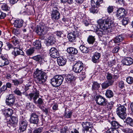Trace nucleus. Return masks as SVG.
Segmentation results:
<instances>
[{"label": "nucleus", "instance_id": "nucleus-1", "mask_svg": "<svg viewBox=\"0 0 133 133\" xmlns=\"http://www.w3.org/2000/svg\"><path fill=\"white\" fill-rule=\"evenodd\" d=\"M97 22L99 25V28H98L97 25L93 24L92 26L94 29L92 31L95 32L99 36H101L103 34V32H109V30L110 29L111 25L114 23V21L111 19L108 18L104 20L99 19Z\"/></svg>", "mask_w": 133, "mask_h": 133}, {"label": "nucleus", "instance_id": "nucleus-2", "mask_svg": "<svg viewBox=\"0 0 133 133\" xmlns=\"http://www.w3.org/2000/svg\"><path fill=\"white\" fill-rule=\"evenodd\" d=\"M27 90L32 89L33 90L32 93L29 94V97H28L30 101H31L32 99L33 102L36 104H37V106L39 108L42 109V105L43 103V100L41 98H39L37 101V100L38 98L39 95V91L37 90L36 89L34 88L33 86L29 85L26 88Z\"/></svg>", "mask_w": 133, "mask_h": 133}, {"label": "nucleus", "instance_id": "nucleus-3", "mask_svg": "<svg viewBox=\"0 0 133 133\" xmlns=\"http://www.w3.org/2000/svg\"><path fill=\"white\" fill-rule=\"evenodd\" d=\"M33 75L36 82L40 84L44 83L47 78L46 73L38 69H36Z\"/></svg>", "mask_w": 133, "mask_h": 133}, {"label": "nucleus", "instance_id": "nucleus-4", "mask_svg": "<svg viewBox=\"0 0 133 133\" xmlns=\"http://www.w3.org/2000/svg\"><path fill=\"white\" fill-rule=\"evenodd\" d=\"M125 105H120L116 109V113L118 116L121 119H125L126 117L127 114L126 113V108Z\"/></svg>", "mask_w": 133, "mask_h": 133}, {"label": "nucleus", "instance_id": "nucleus-5", "mask_svg": "<svg viewBox=\"0 0 133 133\" xmlns=\"http://www.w3.org/2000/svg\"><path fill=\"white\" fill-rule=\"evenodd\" d=\"M63 79L62 75H56L51 80V83L54 87H58L62 84Z\"/></svg>", "mask_w": 133, "mask_h": 133}, {"label": "nucleus", "instance_id": "nucleus-6", "mask_svg": "<svg viewBox=\"0 0 133 133\" xmlns=\"http://www.w3.org/2000/svg\"><path fill=\"white\" fill-rule=\"evenodd\" d=\"M94 100H95L97 104L101 106L106 105L108 104V101L105 98L98 95L94 97Z\"/></svg>", "mask_w": 133, "mask_h": 133}, {"label": "nucleus", "instance_id": "nucleus-7", "mask_svg": "<svg viewBox=\"0 0 133 133\" xmlns=\"http://www.w3.org/2000/svg\"><path fill=\"white\" fill-rule=\"evenodd\" d=\"M48 28L45 25H37L35 31L38 35L41 36L46 34L47 32Z\"/></svg>", "mask_w": 133, "mask_h": 133}, {"label": "nucleus", "instance_id": "nucleus-8", "mask_svg": "<svg viewBox=\"0 0 133 133\" xmlns=\"http://www.w3.org/2000/svg\"><path fill=\"white\" fill-rule=\"evenodd\" d=\"M19 129L18 132L21 133L23 132L26 129L28 125V122L27 120L25 119H21L19 122Z\"/></svg>", "mask_w": 133, "mask_h": 133}, {"label": "nucleus", "instance_id": "nucleus-9", "mask_svg": "<svg viewBox=\"0 0 133 133\" xmlns=\"http://www.w3.org/2000/svg\"><path fill=\"white\" fill-rule=\"evenodd\" d=\"M83 68V64L82 62L79 61L77 62L73 65V70L75 73H79L82 70Z\"/></svg>", "mask_w": 133, "mask_h": 133}, {"label": "nucleus", "instance_id": "nucleus-10", "mask_svg": "<svg viewBox=\"0 0 133 133\" xmlns=\"http://www.w3.org/2000/svg\"><path fill=\"white\" fill-rule=\"evenodd\" d=\"M103 0H92V13H96L98 12L97 6L102 3Z\"/></svg>", "mask_w": 133, "mask_h": 133}, {"label": "nucleus", "instance_id": "nucleus-11", "mask_svg": "<svg viewBox=\"0 0 133 133\" xmlns=\"http://www.w3.org/2000/svg\"><path fill=\"white\" fill-rule=\"evenodd\" d=\"M15 97L13 95L9 94L6 97L5 103L8 105L12 106L15 102Z\"/></svg>", "mask_w": 133, "mask_h": 133}, {"label": "nucleus", "instance_id": "nucleus-12", "mask_svg": "<svg viewBox=\"0 0 133 133\" xmlns=\"http://www.w3.org/2000/svg\"><path fill=\"white\" fill-rule=\"evenodd\" d=\"M39 116L36 113L33 112L31 114L30 119V123L37 124L39 122Z\"/></svg>", "mask_w": 133, "mask_h": 133}, {"label": "nucleus", "instance_id": "nucleus-13", "mask_svg": "<svg viewBox=\"0 0 133 133\" xmlns=\"http://www.w3.org/2000/svg\"><path fill=\"white\" fill-rule=\"evenodd\" d=\"M51 18L54 21H57L60 18V14L56 9H53L51 11Z\"/></svg>", "mask_w": 133, "mask_h": 133}, {"label": "nucleus", "instance_id": "nucleus-14", "mask_svg": "<svg viewBox=\"0 0 133 133\" xmlns=\"http://www.w3.org/2000/svg\"><path fill=\"white\" fill-rule=\"evenodd\" d=\"M18 122V119L15 116H12L11 117V119L9 120L7 122L8 126L10 127V126L14 127L17 124Z\"/></svg>", "mask_w": 133, "mask_h": 133}, {"label": "nucleus", "instance_id": "nucleus-15", "mask_svg": "<svg viewBox=\"0 0 133 133\" xmlns=\"http://www.w3.org/2000/svg\"><path fill=\"white\" fill-rule=\"evenodd\" d=\"M49 54L51 56L54 58H57L59 55L58 51L54 47L51 48L50 49Z\"/></svg>", "mask_w": 133, "mask_h": 133}, {"label": "nucleus", "instance_id": "nucleus-16", "mask_svg": "<svg viewBox=\"0 0 133 133\" xmlns=\"http://www.w3.org/2000/svg\"><path fill=\"white\" fill-rule=\"evenodd\" d=\"M125 10L123 8H120L117 11L116 16L119 19L122 18L125 15Z\"/></svg>", "mask_w": 133, "mask_h": 133}, {"label": "nucleus", "instance_id": "nucleus-17", "mask_svg": "<svg viewBox=\"0 0 133 133\" xmlns=\"http://www.w3.org/2000/svg\"><path fill=\"white\" fill-rule=\"evenodd\" d=\"M122 63L124 65H128L133 63V59L131 57H125L122 61Z\"/></svg>", "mask_w": 133, "mask_h": 133}, {"label": "nucleus", "instance_id": "nucleus-18", "mask_svg": "<svg viewBox=\"0 0 133 133\" xmlns=\"http://www.w3.org/2000/svg\"><path fill=\"white\" fill-rule=\"evenodd\" d=\"M9 64V60L4 56H2L1 57H0V66L7 65Z\"/></svg>", "mask_w": 133, "mask_h": 133}, {"label": "nucleus", "instance_id": "nucleus-19", "mask_svg": "<svg viewBox=\"0 0 133 133\" xmlns=\"http://www.w3.org/2000/svg\"><path fill=\"white\" fill-rule=\"evenodd\" d=\"M114 81L113 80H109L101 84L102 89H105L112 85Z\"/></svg>", "mask_w": 133, "mask_h": 133}, {"label": "nucleus", "instance_id": "nucleus-20", "mask_svg": "<svg viewBox=\"0 0 133 133\" xmlns=\"http://www.w3.org/2000/svg\"><path fill=\"white\" fill-rule=\"evenodd\" d=\"M23 23V21L22 20L17 19L14 21L13 24L15 27L20 28L22 26Z\"/></svg>", "mask_w": 133, "mask_h": 133}, {"label": "nucleus", "instance_id": "nucleus-21", "mask_svg": "<svg viewBox=\"0 0 133 133\" xmlns=\"http://www.w3.org/2000/svg\"><path fill=\"white\" fill-rule=\"evenodd\" d=\"M12 55H14L15 57L18 55H21L24 56V52L20 49L14 48V51L12 52Z\"/></svg>", "mask_w": 133, "mask_h": 133}, {"label": "nucleus", "instance_id": "nucleus-22", "mask_svg": "<svg viewBox=\"0 0 133 133\" xmlns=\"http://www.w3.org/2000/svg\"><path fill=\"white\" fill-rule=\"evenodd\" d=\"M57 61L58 64L59 66H63L66 64V60L65 58L60 57H58Z\"/></svg>", "mask_w": 133, "mask_h": 133}, {"label": "nucleus", "instance_id": "nucleus-23", "mask_svg": "<svg viewBox=\"0 0 133 133\" xmlns=\"http://www.w3.org/2000/svg\"><path fill=\"white\" fill-rule=\"evenodd\" d=\"M13 113V110L12 109L10 108L5 109L3 112V114L5 116L7 117L11 116Z\"/></svg>", "mask_w": 133, "mask_h": 133}, {"label": "nucleus", "instance_id": "nucleus-24", "mask_svg": "<svg viewBox=\"0 0 133 133\" xmlns=\"http://www.w3.org/2000/svg\"><path fill=\"white\" fill-rule=\"evenodd\" d=\"M75 34V32L74 31L68 34L67 37L69 42H72L75 40L76 37Z\"/></svg>", "mask_w": 133, "mask_h": 133}, {"label": "nucleus", "instance_id": "nucleus-25", "mask_svg": "<svg viewBox=\"0 0 133 133\" xmlns=\"http://www.w3.org/2000/svg\"><path fill=\"white\" fill-rule=\"evenodd\" d=\"M76 79V78L72 74L67 75L65 78L66 81L68 83L74 81Z\"/></svg>", "mask_w": 133, "mask_h": 133}, {"label": "nucleus", "instance_id": "nucleus-26", "mask_svg": "<svg viewBox=\"0 0 133 133\" xmlns=\"http://www.w3.org/2000/svg\"><path fill=\"white\" fill-rule=\"evenodd\" d=\"M110 123L112 126L114 127L113 128L116 129H118L120 127H123L120 124L117 122L115 121H112Z\"/></svg>", "mask_w": 133, "mask_h": 133}, {"label": "nucleus", "instance_id": "nucleus-27", "mask_svg": "<svg viewBox=\"0 0 133 133\" xmlns=\"http://www.w3.org/2000/svg\"><path fill=\"white\" fill-rule=\"evenodd\" d=\"M67 50L68 52L70 54H76L78 52L77 50L73 47H70L68 48Z\"/></svg>", "mask_w": 133, "mask_h": 133}, {"label": "nucleus", "instance_id": "nucleus-28", "mask_svg": "<svg viewBox=\"0 0 133 133\" xmlns=\"http://www.w3.org/2000/svg\"><path fill=\"white\" fill-rule=\"evenodd\" d=\"M12 82L15 86H18L19 84H22L23 82V79L22 78L18 79H15L12 80Z\"/></svg>", "mask_w": 133, "mask_h": 133}, {"label": "nucleus", "instance_id": "nucleus-29", "mask_svg": "<svg viewBox=\"0 0 133 133\" xmlns=\"http://www.w3.org/2000/svg\"><path fill=\"white\" fill-rule=\"evenodd\" d=\"M100 54L98 53H95L94 55L92 57V61L94 63L97 62L99 58Z\"/></svg>", "mask_w": 133, "mask_h": 133}, {"label": "nucleus", "instance_id": "nucleus-30", "mask_svg": "<svg viewBox=\"0 0 133 133\" xmlns=\"http://www.w3.org/2000/svg\"><path fill=\"white\" fill-rule=\"evenodd\" d=\"M92 85V90H97L100 87V85L97 82H94Z\"/></svg>", "mask_w": 133, "mask_h": 133}, {"label": "nucleus", "instance_id": "nucleus-31", "mask_svg": "<svg viewBox=\"0 0 133 133\" xmlns=\"http://www.w3.org/2000/svg\"><path fill=\"white\" fill-rule=\"evenodd\" d=\"M31 58L36 61L41 62L43 59L41 55H37L33 56Z\"/></svg>", "mask_w": 133, "mask_h": 133}, {"label": "nucleus", "instance_id": "nucleus-32", "mask_svg": "<svg viewBox=\"0 0 133 133\" xmlns=\"http://www.w3.org/2000/svg\"><path fill=\"white\" fill-rule=\"evenodd\" d=\"M90 123L88 122H82V125L83 128V130H84L86 129H87L89 128L90 126Z\"/></svg>", "mask_w": 133, "mask_h": 133}, {"label": "nucleus", "instance_id": "nucleus-33", "mask_svg": "<svg viewBox=\"0 0 133 133\" xmlns=\"http://www.w3.org/2000/svg\"><path fill=\"white\" fill-rule=\"evenodd\" d=\"M124 38L122 37V35H119L116 36L114 38V42H121L123 41Z\"/></svg>", "mask_w": 133, "mask_h": 133}, {"label": "nucleus", "instance_id": "nucleus-34", "mask_svg": "<svg viewBox=\"0 0 133 133\" xmlns=\"http://www.w3.org/2000/svg\"><path fill=\"white\" fill-rule=\"evenodd\" d=\"M105 95L108 98H110L114 96L113 92L110 90H107L106 91Z\"/></svg>", "mask_w": 133, "mask_h": 133}, {"label": "nucleus", "instance_id": "nucleus-35", "mask_svg": "<svg viewBox=\"0 0 133 133\" xmlns=\"http://www.w3.org/2000/svg\"><path fill=\"white\" fill-rule=\"evenodd\" d=\"M0 7L2 10L5 11H9L10 9V8L6 3L2 4Z\"/></svg>", "mask_w": 133, "mask_h": 133}, {"label": "nucleus", "instance_id": "nucleus-36", "mask_svg": "<svg viewBox=\"0 0 133 133\" xmlns=\"http://www.w3.org/2000/svg\"><path fill=\"white\" fill-rule=\"evenodd\" d=\"M127 124L133 127V119L131 118L128 117L125 120Z\"/></svg>", "mask_w": 133, "mask_h": 133}, {"label": "nucleus", "instance_id": "nucleus-37", "mask_svg": "<svg viewBox=\"0 0 133 133\" xmlns=\"http://www.w3.org/2000/svg\"><path fill=\"white\" fill-rule=\"evenodd\" d=\"M35 51V48H31L27 50L26 51V53L28 56H30L33 54Z\"/></svg>", "mask_w": 133, "mask_h": 133}, {"label": "nucleus", "instance_id": "nucleus-38", "mask_svg": "<svg viewBox=\"0 0 133 133\" xmlns=\"http://www.w3.org/2000/svg\"><path fill=\"white\" fill-rule=\"evenodd\" d=\"M79 48L81 51L83 53H87L88 51L87 48L84 45H81Z\"/></svg>", "mask_w": 133, "mask_h": 133}, {"label": "nucleus", "instance_id": "nucleus-39", "mask_svg": "<svg viewBox=\"0 0 133 133\" xmlns=\"http://www.w3.org/2000/svg\"><path fill=\"white\" fill-rule=\"evenodd\" d=\"M72 112L70 111H68L67 112H65L64 116V117L67 118H70Z\"/></svg>", "mask_w": 133, "mask_h": 133}, {"label": "nucleus", "instance_id": "nucleus-40", "mask_svg": "<svg viewBox=\"0 0 133 133\" xmlns=\"http://www.w3.org/2000/svg\"><path fill=\"white\" fill-rule=\"evenodd\" d=\"M32 44L37 49H39L41 47V42H33Z\"/></svg>", "mask_w": 133, "mask_h": 133}, {"label": "nucleus", "instance_id": "nucleus-41", "mask_svg": "<svg viewBox=\"0 0 133 133\" xmlns=\"http://www.w3.org/2000/svg\"><path fill=\"white\" fill-rule=\"evenodd\" d=\"M13 46L10 42H7L6 43L5 48L7 50H9L13 48Z\"/></svg>", "mask_w": 133, "mask_h": 133}, {"label": "nucleus", "instance_id": "nucleus-42", "mask_svg": "<svg viewBox=\"0 0 133 133\" xmlns=\"http://www.w3.org/2000/svg\"><path fill=\"white\" fill-rule=\"evenodd\" d=\"M14 93L16 94L19 96L22 95V92L18 88H16L14 91Z\"/></svg>", "mask_w": 133, "mask_h": 133}, {"label": "nucleus", "instance_id": "nucleus-43", "mask_svg": "<svg viewBox=\"0 0 133 133\" xmlns=\"http://www.w3.org/2000/svg\"><path fill=\"white\" fill-rule=\"evenodd\" d=\"M43 128L42 127L35 129L33 133H40L43 130Z\"/></svg>", "mask_w": 133, "mask_h": 133}, {"label": "nucleus", "instance_id": "nucleus-44", "mask_svg": "<svg viewBox=\"0 0 133 133\" xmlns=\"http://www.w3.org/2000/svg\"><path fill=\"white\" fill-rule=\"evenodd\" d=\"M12 31L13 34L17 36H18L20 34L19 30V29H14L12 30Z\"/></svg>", "mask_w": 133, "mask_h": 133}, {"label": "nucleus", "instance_id": "nucleus-45", "mask_svg": "<svg viewBox=\"0 0 133 133\" xmlns=\"http://www.w3.org/2000/svg\"><path fill=\"white\" fill-rule=\"evenodd\" d=\"M114 69L115 70V71L114 73V78L115 79H117L119 77V74L117 73L118 71L117 70H115V68L113 69V70Z\"/></svg>", "mask_w": 133, "mask_h": 133}, {"label": "nucleus", "instance_id": "nucleus-46", "mask_svg": "<svg viewBox=\"0 0 133 133\" xmlns=\"http://www.w3.org/2000/svg\"><path fill=\"white\" fill-rule=\"evenodd\" d=\"M47 42H56V41L55 38L53 36H50L48 37Z\"/></svg>", "mask_w": 133, "mask_h": 133}, {"label": "nucleus", "instance_id": "nucleus-47", "mask_svg": "<svg viewBox=\"0 0 133 133\" xmlns=\"http://www.w3.org/2000/svg\"><path fill=\"white\" fill-rule=\"evenodd\" d=\"M127 81L129 84H131L133 83V78L129 76L126 79Z\"/></svg>", "mask_w": 133, "mask_h": 133}, {"label": "nucleus", "instance_id": "nucleus-48", "mask_svg": "<svg viewBox=\"0 0 133 133\" xmlns=\"http://www.w3.org/2000/svg\"><path fill=\"white\" fill-rule=\"evenodd\" d=\"M85 72H82L79 76V79L81 80H83L85 77Z\"/></svg>", "mask_w": 133, "mask_h": 133}, {"label": "nucleus", "instance_id": "nucleus-49", "mask_svg": "<svg viewBox=\"0 0 133 133\" xmlns=\"http://www.w3.org/2000/svg\"><path fill=\"white\" fill-rule=\"evenodd\" d=\"M114 103L112 102H111L108 103L107 105V107L108 109H111L113 107Z\"/></svg>", "mask_w": 133, "mask_h": 133}, {"label": "nucleus", "instance_id": "nucleus-50", "mask_svg": "<svg viewBox=\"0 0 133 133\" xmlns=\"http://www.w3.org/2000/svg\"><path fill=\"white\" fill-rule=\"evenodd\" d=\"M106 78L107 79L109 80H112L111 79L112 78V76L111 74L109 72H108L107 73V75H106Z\"/></svg>", "mask_w": 133, "mask_h": 133}, {"label": "nucleus", "instance_id": "nucleus-51", "mask_svg": "<svg viewBox=\"0 0 133 133\" xmlns=\"http://www.w3.org/2000/svg\"><path fill=\"white\" fill-rule=\"evenodd\" d=\"M118 86L120 88H123L124 87V82L122 81H119L118 83Z\"/></svg>", "mask_w": 133, "mask_h": 133}, {"label": "nucleus", "instance_id": "nucleus-52", "mask_svg": "<svg viewBox=\"0 0 133 133\" xmlns=\"http://www.w3.org/2000/svg\"><path fill=\"white\" fill-rule=\"evenodd\" d=\"M128 19L127 18H124L122 20V23L123 25H125L128 24Z\"/></svg>", "mask_w": 133, "mask_h": 133}, {"label": "nucleus", "instance_id": "nucleus-53", "mask_svg": "<svg viewBox=\"0 0 133 133\" xmlns=\"http://www.w3.org/2000/svg\"><path fill=\"white\" fill-rule=\"evenodd\" d=\"M116 2L122 6H123L124 4L125 1L123 0H117L116 1Z\"/></svg>", "mask_w": 133, "mask_h": 133}, {"label": "nucleus", "instance_id": "nucleus-54", "mask_svg": "<svg viewBox=\"0 0 133 133\" xmlns=\"http://www.w3.org/2000/svg\"><path fill=\"white\" fill-rule=\"evenodd\" d=\"M6 14L5 13L0 11V19H2L4 18L6 16Z\"/></svg>", "mask_w": 133, "mask_h": 133}, {"label": "nucleus", "instance_id": "nucleus-55", "mask_svg": "<svg viewBox=\"0 0 133 133\" xmlns=\"http://www.w3.org/2000/svg\"><path fill=\"white\" fill-rule=\"evenodd\" d=\"M91 127H90L89 128H88V129L83 130V133H91Z\"/></svg>", "mask_w": 133, "mask_h": 133}, {"label": "nucleus", "instance_id": "nucleus-56", "mask_svg": "<svg viewBox=\"0 0 133 133\" xmlns=\"http://www.w3.org/2000/svg\"><path fill=\"white\" fill-rule=\"evenodd\" d=\"M115 130H116V129L111 128L107 130L106 133H114Z\"/></svg>", "mask_w": 133, "mask_h": 133}, {"label": "nucleus", "instance_id": "nucleus-57", "mask_svg": "<svg viewBox=\"0 0 133 133\" xmlns=\"http://www.w3.org/2000/svg\"><path fill=\"white\" fill-rule=\"evenodd\" d=\"M113 7L111 6H109L107 8L108 12L109 13H111L113 11Z\"/></svg>", "mask_w": 133, "mask_h": 133}, {"label": "nucleus", "instance_id": "nucleus-58", "mask_svg": "<svg viewBox=\"0 0 133 133\" xmlns=\"http://www.w3.org/2000/svg\"><path fill=\"white\" fill-rule=\"evenodd\" d=\"M2 92L4 93L5 91L7 90V88L6 87L5 85H4L1 88H0Z\"/></svg>", "mask_w": 133, "mask_h": 133}, {"label": "nucleus", "instance_id": "nucleus-59", "mask_svg": "<svg viewBox=\"0 0 133 133\" xmlns=\"http://www.w3.org/2000/svg\"><path fill=\"white\" fill-rule=\"evenodd\" d=\"M58 106L57 104H55L52 107V109L54 111L57 110L58 109Z\"/></svg>", "mask_w": 133, "mask_h": 133}, {"label": "nucleus", "instance_id": "nucleus-60", "mask_svg": "<svg viewBox=\"0 0 133 133\" xmlns=\"http://www.w3.org/2000/svg\"><path fill=\"white\" fill-rule=\"evenodd\" d=\"M43 112H44L46 115L48 114V108H45L43 109H41Z\"/></svg>", "mask_w": 133, "mask_h": 133}, {"label": "nucleus", "instance_id": "nucleus-61", "mask_svg": "<svg viewBox=\"0 0 133 133\" xmlns=\"http://www.w3.org/2000/svg\"><path fill=\"white\" fill-rule=\"evenodd\" d=\"M18 0H9V1L10 4H14L17 3Z\"/></svg>", "mask_w": 133, "mask_h": 133}, {"label": "nucleus", "instance_id": "nucleus-62", "mask_svg": "<svg viewBox=\"0 0 133 133\" xmlns=\"http://www.w3.org/2000/svg\"><path fill=\"white\" fill-rule=\"evenodd\" d=\"M67 131V128L66 127H64V128H63L61 130V132L62 133H65Z\"/></svg>", "mask_w": 133, "mask_h": 133}, {"label": "nucleus", "instance_id": "nucleus-63", "mask_svg": "<svg viewBox=\"0 0 133 133\" xmlns=\"http://www.w3.org/2000/svg\"><path fill=\"white\" fill-rule=\"evenodd\" d=\"M5 86H6L7 88H10L11 87V84L9 82H7L6 83Z\"/></svg>", "mask_w": 133, "mask_h": 133}, {"label": "nucleus", "instance_id": "nucleus-64", "mask_svg": "<svg viewBox=\"0 0 133 133\" xmlns=\"http://www.w3.org/2000/svg\"><path fill=\"white\" fill-rule=\"evenodd\" d=\"M71 133H79L78 131L76 129H74L71 131Z\"/></svg>", "mask_w": 133, "mask_h": 133}]
</instances>
